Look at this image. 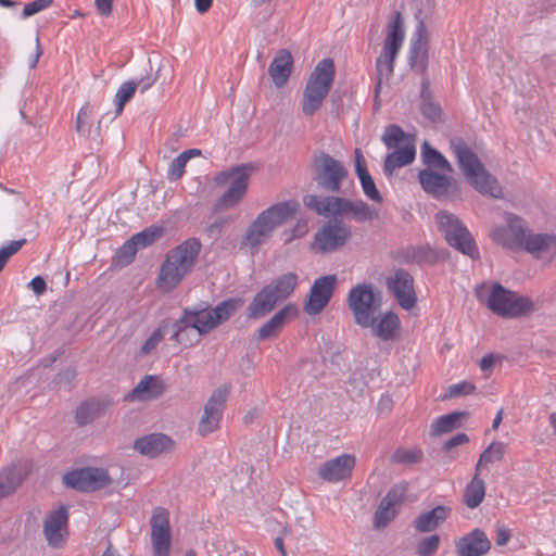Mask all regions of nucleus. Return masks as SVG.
Wrapping results in <instances>:
<instances>
[{
    "instance_id": "obj_1",
    "label": "nucleus",
    "mask_w": 556,
    "mask_h": 556,
    "mask_svg": "<svg viewBox=\"0 0 556 556\" xmlns=\"http://www.w3.org/2000/svg\"><path fill=\"white\" fill-rule=\"evenodd\" d=\"M475 292L481 303L504 318H518L529 315L535 309L530 298L505 289L498 282H483L476 288Z\"/></svg>"
},
{
    "instance_id": "obj_6",
    "label": "nucleus",
    "mask_w": 556,
    "mask_h": 556,
    "mask_svg": "<svg viewBox=\"0 0 556 556\" xmlns=\"http://www.w3.org/2000/svg\"><path fill=\"white\" fill-rule=\"evenodd\" d=\"M254 169L255 166L253 164L245 163L220 170L214 175L213 181L216 187L228 185L226 191L215 202L217 211L236 207L243 201L250 185V176Z\"/></svg>"
},
{
    "instance_id": "obj_19",
    "label": "nucleus",
    "mask_w": 556,
    "mask_h": 556,
    "mask_svg": "<svg viewBox=\"0 0 556 556\" xmlns=\"http://www.w3.org/2000/svg\"><path fill=\"white\" fill-rule=\"evenodd\" d=\"M43 534L51 547L61 548L68 535V513L65 506L50 511L43 523Z\"/></svg>"
},
{
    "instance_id": "obj_62",
    "label": "nucleus",
    "mask_w": 556,
    "mask_h": 556,
    "mask_svg": "<svg viewBox=\"0 0 556 556\" xmlns=\"http://www.w3.org/2000/svg\"><path fill=\"white\" fill-rule=\"evenodd\" d=\"M42 51L39 43V38L36 39V51L33 58L29 60V67L35 68L37 66V63L39 61V58L41 56Z\"/></svg>"
},
{
    "instance_id": "obj_36",
    "label": "nucleus",
    "mask_w": 556,
    "mask_h": 556,
    "mask_svg": "<svg viewBox=\"0 0 556 556\" xmlns=\"http://www.w3.org/2000/svg\"><path fill=\"white\" fill-rule=\"evenodd\" d=\"M480 475V472L475 471L463 493V502L470 509L477 508L485 497V483Z\"/></svg>"
},
{
    "instance_id": "obj_25",
    "label": "nucleus",
    "mask_w": 556,
    "mask_h": 556,
    "mask_svg": "<svg viewBox=\"0 0 556 556\" xmlns=\"http://www.w3.org/2000/svg\"><path fill=\"white\" fill-rule=\"evenodd\" d=\"M31 466L27 460L12 464L0 471V500L12 494L30 472Z\"/></svg>"
},
{
    "instance_id": "obj_9",
    "label": "nucleus",
    "mask_w": 556,
    "mask_h": 556,
    "mask_svg": "<svg viewBox=\"0 0 556 556\" xmlns=\"http://www.w3.org/2000/svg\"><path fill=\"white\" fill-rule=\"evenodd\" d=\"M405 39V27L402 15L396 12L392 21L387 26V34L383 40V46L376 61L377 70V86H380L383 80H388L394 71V60L403 46Z\"/></svg>"
},
{
    "instance_id": "obj_33",
    "label": "nucleus",
    "mask_w": 556,
    "mask_h": 556,
    "mask_svg": "<svg viewBox=\"0 0 556 556\" xmlns=\"http://www.w3.org/2000/svg\"><path fill=\"white\" fill-rule=\"evenodd\" d=\"M355 172L361 181L363 191L367 198L377 203L382 202V197L378 191L376 184L366 168L365 159L359 149L355 150Z\"/></svg>"
},
{
    "instance_id": "obj_48",
    "label": "nucleus",
    "mask_w": 556,
    "mask_h": 556,
    "mask_svg": "<svg viewBox=\"0 0 556 556\" xmlns=\"http://www.w3.org/2000/svg\"><path fill=\"white\" fill-rule=\"evenodd\" d=\"M167 332V325L162 323L151 334L150 337L142 343L140 348L141 355H149L152 353L161 341L164 339Z\"/></svg>"
},
{
    "instance_id": "obj_49",
    "label": "nucleus",
    "mask_w": 556,
    "mask_h": 556,
    "mask_svg": "<svg viewBox=\"0 0 556 556\" xmlns=\"http://www.w3.org/2000/svg\"><path fill=\"white\" fill-rule=\"evenodd\" d=\"M476 391V386L470 381H460L450 386L446 389L444 399H453L462 395L472 394Z\"/></svg>"
},
{
    "instance_id": "obj_52",
    "label": "nucleus",
    "mask_w": 556,
    "mask_h": 556,
    "mask_svg": "<svg viewBox=\"0 0 556 556\" xmlns=\"http://www.w3.org/2000/svg\"><path fill=\"white\" fill-rule=\"evenodd\" d=\"M137 251L136 243L132 242L130 238L118 249L116 260L121 264H129L134 260Z\"/></svg>"
},
{
    "instance_id": "obj_3",
    "label": "nucleus",
    "mask_w": 556,
    "mask_h": 556,
    "mask_svg": "<svg viewBox=\"0 0 556 556\" xmlns=\"http://www.w3.org/2000/svg\"><path fill=\"white\" fill-rule=\"evenodd\" d=\"M451 149L458 167L475 190L495 199L503 197V190L497 179L486 170L477 154L465 142L460 139H453Z\"/></svg>"
},
{
    "instance_id": "obj_64",
    "label": "nucleus",
    "mask_w": 556,
    "mask_h": 556,
    "mask_svg": "<svg viewBox=\"0 0 556 556\" xmlns=\"http://www.w3.org/2000/svg\"><path fill=\"white\" fill-rule=\"evenodd\" d=\"M503 416H504V409L503 408H500L493 419V422H492V429L493 430H497L500 425L502 424L503 421Z\"/></svg>"
},
{
    "instance_id": "obj_15",
    "label": "nucleus",
    "mask_w": 556,
    "mask_h": 556,
    "mask_svg": "<svg viewBox=\"0 0 556 556\" xmlns=\"http://www.w3.org/2000/svg\"><path fill=\"white\" fill-rule=\"evenodd\" d=\"M229 392L230 386L223 384L210 396L198 427V431L202 437L218 429Z\"/></svg>"
},
{
    "instance_id": "obj_26",
    "label": "nucleus",
    "mask_w": 556,
    "mask_h": 556,
    "mask_svg": "<svg viewBox=\"0 0 556 556\" xmlns=\"http://www.w3.org/2000/svg\"><path fill=\"white\" fill-rule=\"evenodd\" d=\"M135 450L148 457H156L173 450V440L162 433H152L136 440Z\"/></svg>"
},
{
    "instance_id": "obj_58",
    "label": "nucleus",
    "mask_w": 556,
    "mask_h": 556,
    "mask_svg": "<svg viewBox=\"0 0 556 556\" xmlns=\"http://www.w3.org/2000/svg\"><path fill=\"white\" fill-rule=\"evenodd\" d=\"M98 12L103 16H109L112 13V0H94Z\"/></svg>"
},
{
    "instance_id": "obj_12",
    "label": "nucleus",
    "mask_w": 556,
    "mask_h": 556,
    "mask_svg": "<svg viewBox=\"0 0 556 556\" xmlns=\"http://www.w3.org/2000/svg\"><path fill=\"white\" fill-rule=\"evenodd\" d=\"M349 170L340 160L321 152L314 159V179L317 185L331 192L340 191Z\"/></svg>"
},
{
    "instance_id": "obj_16",
    "label": "nucleus",
    "mask_w": 556,
    "mask_h": 556,
    "mask_svg": "<svg viewBox=\"0 0 556 556\" xmlns=\"http://www.w3.org/2000/svg\"><path fill=\"white\" fill-rule=\"evenodd\" d=\"M505 225L495 226L490 231L491 239L508 250H519L525 235L526 223L511 213L504 214Z\"/></svg>"
},
{
    "instance_id": "obj_42",
    "label": "nucleus",
    "mask_w": 556,
    "mask_h": 556,
    "mask_svg": "<svg viewBox=\"0 0 556 556\" xmlns=\"http://www.w3.org/2000/svg\"><path fill=\"white\" fill-rule=\"evenodd\" d=\"M421 157L428 168L432 170L439 169L447 174L453 172V167L450 162L427 142H425L421 147Z\"/></svg>"
},
{
    "instance_id": "obj_17",
    "label": "nucleus",
    "mask_w": 556,
    "mask_h": 556,
    "mask_svg": "<svg viewBox=\"0 0 556 556\" xmlns=\"http://www.w3.org/2000/svg\"><path fill=\"white\" fill-rule=\"evenodd\" d=\"M64 483L78 491H96L106 486L110 477L106 470L99 468H81L67 472L63 477Z\"/></svg>"
},
{
    "instance_id": "obj_11",
    "label": "nucleus",
    "mask_w": 556,
    "mask_h": 556,
    "mask_svg": "<svg viewBox=\"0 0 556 556\" xmlns=\"http://www.w3.org/2000/svg\"><path fill=\"white\" fill-rule=\"evenodd\" d=\"M243 304L244 301L242 299L232 298L223 301L214 309L186 312L182 317L202 336L227 320Z\"/></svg>"
},
{
    "instance_id": "obj_13",
    "label": "nucleus",
    "mask_w": 556,
    "mask_h": 556,
    "mask_svg": "<svg viewBox=\"0 0 556 556\" xmlns=\"http://www.w3.org/2000/svg\"><path fill=\"white\" fill-rule=\"evenodd\" d=\"M349 306L353 313L355 323L363 328L372 324V316L380 305L372 288L368 285H358L349 293Z\"/></svg>"
},
{
    "instance_id": "obj_46",
    "label": "nucleus",
    "mask_w": 556,
    "mask_h": 556,
    "mask_svg": "<svg viewBox=\"0 0 556 556\" xmlns=\"http://www.w3.org/2000/svg\"><path fill=\"white\" fill-rule=\"evenodd\" d=\"M164 233L163 227L160 226H151L142 231L135 233L131 239L132 242L136 243L137 249H143L156 240H159Z\"/></svg>"
},
{
    "instance_id": "obj_63",
    "label": "nucleus",
    "mask_w": 556,
    "mask_h": 556,
    "mask_svg": "<svg viewBox=\"0 0 556 556\" xmlns=\"http://www.w3.org/2000/svg\"><path fill=\"white\" fill-rule=\"evenodd\" d=\"M153 84H154V80L151 79L150 77L141 78V79H139L138 83H136L137 88H140V90L142 92L148 90L149 88H151Z\"/></svg>"
},
{
    "instance_id": "obj_5",
    "label": "nucleus",
    "mask_w": 556,
    "mask_h": 556,
    "mask_svg": "<svg viewBox=\"0 0 556 556\" xmlns=\"http://www.w3.org/2000/svg\"><path fill=\"white\" fill-rule=\"evenodd\" d=\"M299 210L300 203L295 200L270 205L250 224L243 237V243L252 249L260 248L271 237L276 228L292 218Z\"/></svg>"
},
{
    "instance_id": "obj_22",
    "label": "nucleus",
    "mask_w": 556,
    "mask_h": 556,
    "mask_svg": "<svg viewBox=\"0 0 556 556\" xmlns=\"http://www.w3.org/2000/svg\"><path fill=\"white\" fill-rule=\"evenodd\" d=\"M337 285L334 275H327L317 278L309 291L304 309L309 315L320 313L329 303Z\"/></svg>"
},
{
    "instance_id": "obj_31",
    "label": "nucleus",
    "mask_w": 556,
    "mask_h": 556,
    "mask_svg": "<svg viewBox=\"0 0 556 556\" xmlns=\"http://www.w3.org/2000/svg\"><path fill=\"white\" fill-rule=\"evenodd\" d=\"M165 391L162 379L156 376L148 375L141 379L129 394L131 400L150 401L157 399Z\"/></svg>"
},
{
    "instance_id": "obj_35",
    "label": "nucleus",
    "mask_w": 556,
    "mask_h": 556,
    "mask_svg": "<svg viewBox=\"0 0 556 556\" xmlns=\"http://www.w3.org/2000/svg\"><path fill=\"white\" fill-rule=\"evenodd\" d=\"M451 514V508L437 506L433 509L418 516L415 520V529L419 532H430L439 527Z\"/></svg>"
},
{
    "instance_id": "obj_28",
    "label": "nucleus",
    "mask_w": 556,
    "mask_h": 556,
    "mask_svg": "<svg viewBox=\"0 0 556 556\" xmlns=\"http://www.w3.org/2000/svg\"><path fill=\"white\" fill-rule=\"evenodd\" d=\"M419 181L427 193L441 198L447 194L453 179L444 174H438L430 168H426L420 170Z\"/></svg>"
},
{
    "instance_id": "obj_38",
    "label": "nucleus",
    "mask_w": 556,
    "mask_h": 556,
    "mask_svg": "<svg viewBox=\"0 0 556 556\" xmlns=\"http://www.w3.org/2000/svg\"><path fill=\"white\" fill-rule=\"evenodd\" d=\"M468 417L467 412H453L438 417L430 427L432 437H438L443 433L451 432L462 426L464 419Z\"/></svg>"
},
{
    "instance_id": "obj_56",
    "label": "nucleus",
    "mask_w": 556,
    "mask_h": 556,
    "mask_svg": "<svg viewBox=\"0 0 556 556\" xmlns=\"http://www.w3.org/2000/svg\"><path fill=\"white\" fill-rule=\"evenodd\" d=\"M307 224L306 222H301L299 220L295 226L293 227L292 229V232L291 235H289L287 238H286V242H290L292 241L293 239H296V238H301L303 237L304 235H306L307 232Z\"/></svg>"
},
{
    "instance_id": "obj_39",
    "label": "nucleus",
    "mask_w": 556,
    "mask_h": 556,
    "mask_svg": "<svg viewBox=\"0 0 556 556\" xmlns=\"http://www.w3.org/2000/svg\"><path fill=\"white\" fill-rule=\"evenodd\" d=\"M202 151L200 149H189L181 152L176 156L168 165L166 177L169 181H177L180 179L185 172L186 165L192 157L201 156Z\"/></svg>"
},
{
    "instance_id": "obj_45",
    "label": "nucleus",
    "mask_w": 556,
    "mask_h": 556,
    "mask_svg": "<svg viewBox=\"0 0 556 556\" xmlns=\"http://www.w3.org/2000/svg\"><path fill=\"white\" fill-rule=\"evenodd\" d=\"M136 90L137 85L132 80L125 81L119 86L114 99L116 106L114 117H117L123 113L126 103L132 99V97L136 93Z\"/></svg>"
},
{
    "instance_id": "obj_61",
    "label": "nucleus",
    "mask_w": 556,
    "mask_h": 556,
    "mask_svg": "<svg viewBox=\"0 0 556 556\" xmlns=\"http://www.w3.org/2000/svg\"><path fill=\"white\" fill-rule=\"evenodd\" d=\"M213 0H194V7L198 13L204 14L212 8Z\"/></svg>"
},
{
    "instance_id": "obj_34",
    "label": "nucleus",
    "mask_w": 556,
    "mask_h": 556,
    "mask_svg": "<svg viewBox=\"0 0 556 556\" xmlns=\"http://www.w3.org/2000/svg\"><path fill=\"white\" fill-rule=\"evenodd\" d=\"M111 405L112 403L106 400H90L81 403L76 410L77 424L80 426L90 424L104 415Z\"/></svg>"
},
{
    "instance_id": "obj_8",
    "label": "nucleus",
    "mask_w": 556,
    "mask_h": 556,
    "mask_svg": "<svg viewBox=\"0 0 556 556\" xmlns=\"http://www.w3.org/2000/svg\"><path fill=\"white\" fill-rule=\"evenodd\" d=\"M382 141L388 149L394 151L384 160V173L391 176L396 168L410 164L416 155L415 136L406 134L400 126L390 125L386 128Z\"/></svg>"
},
{
    "instance_id": "obj_30",
    "label": "nucleus",
    "mask_w": 556,
    "mask_h": 556,
    "mask_svg": "<svg viewBox=\"0 0 556 556\" xmlns=\"http://www.w3.org/2000/svg\"><path fill=\"white\" fill-rule=\"evenodd\" d=\"M296 314L298 309L293 305L289 304L285 306L258 329V340L276 337L281 331L287 320L294 318Z\"/></svg>"
},
{
    "instance_id": "obj_51",
    "label": "nucleus",
    "mask_w": 556,
    "mask_h": 556,
    "mask_svg": "<svg viewBox=\"0 0 556 556\" xmlns=\"http://www.w3.org/2000/svg\"><path fill=\"white\" fill-rule=\"evenodd\" d=\"M25 243L26 239L14 240L0 249V271L4 268L9 258L17 253Z\"/></svg>"
},
{
    "instance_id": "obj_53",
    "label": "nucleus",
    "mask_w": 556,
    "mask_h": 556,
    "mask_svg": "<svg viewBox=\"0 0 556 556\" xmlns=\"http://www.w3.org/2000/svg\"><path fill=\"white\" fill-rule=\"evenodd\" d=\"M53 0H34L24 5L22 18H28L51 7Z\"/></svg>"
},
{
    "instance_id": "obj_27",
    "label": "nucleus",
    "mask_w": 556,
    "mask_h": 556,
    "mask_svg": "<svg viewBox=\"0 0 556 556\" xmlns=\"http://www.w3.org/2000/svg\"><path fill=\"white\" fill-rule=\"evenodd\" d=\"M292 68V54L288 50H280L268 67V74L277 88H281L288 83Z\"/></svg>"
},
{
    "instance_id": "obj_44",
    "label": "nucleus",
    "mask_w": 556,
    "mask_h": 556,
    "mask_svg": "<svg viewBox=\"0 0 556 556\" xmlns=\"http://www.w3.org/2000/svg\"><path fill=\"white\" fill-rule=\"evenodd\" d=\"M94 110L89 102H86L78 111L76 117V131L85 137H89L92 128V118Z\"/></svg>"
},
{
    "instance_id": "obj_23",
    "label": "nucleus",
    "mask_w": 556,
    "mask_h": 556,
    "mask_svg": "<svg viewBox=\"0 0 556 556\" xmlns=\"http://www.w3.org/2000/svg\"><path fill=\"white\" fill-rule=\"evenodd\" d=\"M388 286L401 307L410 309L415 306L417 298L414 290V279L407 271L402 269L395 271Z\"/></svg>"
},
{
    "instance_id": "obj_55",
    "label": "nucleus",
    "mask_w": 556,
    "mask_h": 556,
    "mask_svg": "<svg viewBox=\"0 0 556 556\" xmlns=\"http://www.w3.org/2000/svg\"><path fill=\"white\" fill-rule=\"evenodd\" d=\"M468 441H469V438H468V435L466 433H457L456 435H454L453 438L448 439L444 443L443 448L445 451H450V450H452L455 446H458V445L467 443Z\"/></svg>"
},
{
    "instance_id": "obj_57",
    "label": "nucleus",
    "mask_w": 556,
    "mask_h": 556,
    "mask_svg": "<svg viewBox=\"0 0 556 556\" xmlns=\"http://www.w3.org/2000/svg\"><path fill=\"white\" fill-rule=\"evenodd\" d=\"M29 287L36 294H42L47 289L46 281L40 276L33 278L29 282Z\"/></svg>"
},
{
    "instance_id": "obj_7",
    "label": "nucleus",
    "mask_w": 556,
    "mask_h": 556,
    "mask_svg": "<svg viewBox=\"0 0 556 556\" xmlns=\"http://www.w3.org/2000/svg\"><path fill=\"white\" fill-rule=\"evenodd\" d=\"M334 63L326 58L317 63L311 73L301 101V109L305 116H313L323 106L334 79Z\"/></svg>"
},
{
    "instance_id": "obj_47",
    "label": "nucleus",
    "mask_w": 556,
    "mask_h": 556,
    "mask_svg": "<svg viewBox=\"0 0 556 556\" xmlns=\"http://www.w3.org/2000/svg\"><path fill=\"white\" fill-rule=\"evenodd\" d=\"M421 458L422 452L420 450L400 447L392 453L390 460L393 464L410 465L420 462Z\"/></svg>"
},
{
    "instance_id": "obj_20",
    "label": "nucleus",
    "mask_w": 556,
    "mask_h": 556,
    "mask_svg": "<svg viewBox=\"0 0 556 556\" xmlns=\"http://www.w3.org/2000/svg\"><path fill=\"white\" fill-rule=\"evenodd\" d=\"M356 465V457L342 454L325 462L318 469V476L330 483L344 482L351 479Z\"/></svg>"
},
{
    "instance_id": "obj_37",
    "label": "nucleus",
    "mask_w": 556,
    "mask_h": 556,
    "mask_svg": "<svg viewBox=\"0 0 556 556\" xmlns=\"http://www.w3.org/2000/svg\"><path fill=\"white\" fill-rule=\"evenodd\" d=\"M549 237L551 235L547 233H532L526 226L519 250H523L541 258L544 256L546 248L548 247Z\"/></svg>"
},
{
    "instance_id": "obj_41",
    "label": "nucleus",
    "mask_w": 556,
    "mask_h": 556,
    "mask_svg": "<svg viewBox=\"0 0 556 556\" xmlns=\"http://www.w3.org/2000/svg\"><path fill=\"white\" fill-rule=\"evenodd\" d=\"M172 339L182 346H191L200 340L201 334L184 317L173 326Z\"/></svg>"
},
{
    "instance_id": "obj_32",
    "label": "nucleus",
    "mask_w": 556,
    "mask_h": 556,
    "mask_svg": "<svg viewBox=\"0 0 556 556\" xmlns=\"http://www.w3.org/2000/svg\"><path fill=\"white\" fill-rule=\"evenodd\" d=\"M279 301L266 286L260 290L248 307L249 318L258 319L270 313Z\"/></svg>"
},
{
    "instance_id": "obj_10",
    "label": "nucleus",
    "mask_w": 556,
    "mask_h": 556,
    "mask_svg": "<svg viewBox=\"0 0 556 556\" xmlns=\"http://www.w3.org/2000/svg\"><path fill=\"white\" fill-rule=\"evenodd\" d=\"M435 224L451 247L472 258L478 256L479 252L471 233L457 216L445 211L439 212L435 215Z\"/></svg>"
},
{
    "instance_id": "obj_14",
    "label": "nucleus",
    "mask_w": 556,
    "mask_h": 556,
    "mask_svg": "<svg viewBox=\"0 0 556 556\" xmlns=\"http://www.w3.org/2000/svg\"><path fill=\"white\" fill-rule=\"evenodd\" d=\"M151 544L154 556H169L172 547V527L167 508H153L150 518Z\"/></svg>"
},
{
    "instance_id": "obj_21",
    "label": "nucleus",
    "mask_w": 556,
    "mask_h": 556,
    "mask_svg": "<svg viewBox=\"0 0 556 556\" xmlns=\"http://www.w3.org/2000/svg\"><path fill=\"white\" fill-rule=\"evenodd\" d=\"M408 489L407 482H401L392 486L382 498L375 514V527L384 528L394 519L397 508L402 505Z\"/></svg>"
},
{
    "instance_id": "obj_43",
    "label": "nucleus",
    "mask_w": 556,
    "mask_h": 556,
    "mask_svg": "<svg viewBox=\"0 0 556 556\" xmlns=\"http://www.w3.org/2000/svg\"><path fill=\"white\" fill-rule=\"evenodd\" d=\"M505 454L503 442H492L479 456L475 471L480 472L495 460H501Z\"/></svg>"
},
{
    "instance_id": "obj_24",
    "label": "nucleus",
    "mask_w": 556,
    "mask_h": 556,
    "mask_svg": "<svg viewBox=\"0 0 556 556\" xmlns=\"http://www.w3.org/2000/svg\"><path fill=\"white\" fill-rule=\"evenodd\" d=\"M491 542L480 529H473L456 542L458 556H481L489 552Z\"/></svg>"
},
{
    "instance_id": "obj_54",
    "label": "nucleus",
    "mask_w": 556,
    "mask_h": 556,
    "mask_svg": "<svg viewBox=\"0 0 556 556\" xmlns=\"http://www.w3.org/2000/svg\"><path fill=\"white\" fill-rule=\"evenodd\" d=\"M501 361H502V356L501 355L494 354V353H490V354L484 355L481 358V361L479 363V366H480V369L482 371L491 374L493 368H494V365L497 362H501Z\"/></svg>"
},
{
    "instance_id": "obj_60",
    "label": "nucleus",
    "mask_w": 556,
    "mask_h": 556,
    "mask_svg": "<svg viewBox=\"0 0 556 556\" xmlns=\"http://www.w3.org/2000/svg\"><path fill=\"white\" fill-rule=\"evenodd\" d=\"M544 256H546L548 260H553L556 257V236L555 235H551L549 241H548V247L546 248Z\"/></svg>"
},
{
    "instance_id": "obj_59",
    "label": "nucleus",
    "mask_w": 556,
    "mask_h": 556,
    "mask_svg": "<svg viewBox=\"0 0 556 556\" xmlns=\"http://www.w3.org/2000/svg\"><path fill=\"white\" fill-rule=\"evenodd\" d=\"M510 538V531L505 527H498L496 533V544L500 546L505 545Z\"/></svg>"
},
{
    "instance_id": "obj_50",
    "label": "nucleus",
    "mask_w": 556,
    "mask_h": 556,
    "mask_svg": "<svg viewBox=\"0 0 556 556\" xmlns=\"http://www.w3.org/2000/svg\"><path fill=\"white\" fill-rule=\"evenodd\" d=\"M440 536L433 534L422 539L417 545L418 556H432L439 548Z\"/></svg>"
},
{
    "instance_id": "obj_18",
    "label": "nucleus",
    "mask_w": 556,
    "mask_h": 556,
    "mask_svg": "<svg viewBox=\"0 0 556 556\" xmlns=\"http://www.w3.org/2000/svg\"><path fill=\"white\" fill-rule=\"evenodd\" d=\"M350 237L348 226L341 223L327 224L315 233L312 249L320 253L332 252L344 245Z\"/></svg>"
},
{
    "instance_id": "obj_2",
    "label": "nucleus",
    "mask_w": 556,
    "mask_h": 556,
    "mask_svg": "<svg viewBox=\"0 0 556 556\" xmlns=\"http://www.w3.org/2000/svg\"><path fill=\"white\" fill-rule=\"evenodd\" d=\"M201 251V242L189 238L170 250L157 276V288L163 292L173 291L191 271Z\"/></svg>"
},
{
    "instance_id": "obj_40",
    "label": "nucleus",
    "mask_w": 556,
    "mask_h": 556,
    "mask_svg": "<svg viewBox=\"0 0 556 556\" xmlns=\"http://www.w3.org/2000/svg\"><path fill=\"white\" fill-rule=\"evenodd\" d=\"M299 278L294 273H287L266 286L270 289L278 301L290 296L298 286Z\"/></svg>"
},
{
    "instance_id": "obj_4",
    "label": "nucleus",
    "mask_w": 556,
    "mask_h": 556,
    "mask_svg": "<svg viewBox=\"0 0 556 556\" xmlns=\"http://www.w3.org/2000/svg\"><path fill=\"white\" fill-rule=\"evenodd\" d=\"M307 208L325 217H350L357 223H368L378 218L379 211L362 200H348L339 197L307 194L303 198Z\"/></svg>"
},
{
    "instance_id": "obj_29",
    "label": "nucleus",
    "mask_w": 556,
    "mask_h": 556,
    "mask_svg": "<svg viewBox=\"0 0 556 556\" xmlns=\"http://www.w3.org/2000/svg\"><path fill=\"white\" fill-rule=\"evenodd\" d=\"M368 328H371L372 333L379 339L391 341L399 336L401 321L396 314L388 312L379 318L372 317V324H370Z\"/></svg>"
}]
</instances>
